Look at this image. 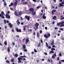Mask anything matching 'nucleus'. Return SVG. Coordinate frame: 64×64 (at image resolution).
<instances>
[{"mask_svg": "<svg viewBox=\"0 0 64 64\" xmlns=\"http://www.w3.org/2000/svg\"><path fill=\"white\" fill-rule=\"evenodd\" d=\"M59 60V57H58L57 58V60Z\"/></svg>", "mask_w": 64, "mask_h": 64, "instance_id": "56", "label": "nucleus"}, {"mask_svg": "<svg viewBox=\"0 0 64 64\" xmlns=\"http://www.w3.org/2000/svg\"><path fill=\"white\" fill-rule=\"evenodd\" d=\"M1 14L2 15H4V12H3V11H2L1 12Z\"/></svg>", "mask_w": 64, "mask_h": 64, "instance_id": "30", "label": "nucleus"}, {"mask_svg": "<svg viewBox=\"0 0 64 64\" xmlns=\"http://www.w3.org/2000/svg\"><path fill=\"white\" fill-rule=\"evenodd\" d=\"M18 15L20 16H21V11L19 12Z\"/></svg>", "mask_w": 64, "mask_h": 64, "instance_id": "18", "label": "nucleus"}, {"mask_svg": "<svg viewBox=\"0 0 64 64\" xmlns=\"http://www.w3.org/2000/svg\"><path fill=\"white\" fill-rule=\"evenodd\" d=\"M3 36H1V38L2 39H3Z\"/></svg>", "mask_w": 64, "mask_h": 64, "instance_id": "54", "label": "nucleus"}, {"mask_svg": "<svg viewBox=\"0 0 64 64\" xmlns=\"http://www.w3.org/2000/svg\"><path fill=\"white\" fill-rule=\"evenodd\" d=\"M46 46L47 47H48V44H47V42H46Z\"/></svg>", "mask_w": 64, "mask_h": 64, "instance_id": "40", "label": "nucleus"}, {"mask_svg": "<svg viewBox=\"0 0 64 64\" xmlns=\"http://www.w3.org/2000/svg\"><path fill=\"white\" fill-rule=\"evenodd\" d=\"M44 37L46 38H48V37H49L50 36V34H47H47H45L44 35Z\"/></svg>", "mask_w": 64, "mask_h": 64, "instance_id": "3", "label": "nucleus"}, {"mask_svg": "<svg viewBox=\"0 0 64 64\" xmlns=\"http://www.w3.org/2000/svg\"><path fill=\"white\" fill-rule=\"evenodd\" d=\"M44 54H45L46 55H47V54L46 52H45L44 53Z\"/></svg>", "mask_w": 64, "mask_h": 64, "instance_id": "50", "label": "nucleus"}, {"mask_svg": "<svg viewBox=\"0 0 64 64\" xmlns=\"http://www.w3.org/2000/svg\"><path fill=\"white\" fill-rule=\"evenodd\" d=\"M58 7L57 6H56L55 8V9H58Z\"/></svg>", "mask_w": 64, "mask_h": 64, "instance_id": "44", "label": "nucleus"}, {"mask_svg": "<svg viewBox=\"0 0 64 64\" xmlns=\"http://www.w3.org/2000/svg\"><path fill=\"white\" fill-rule=\"evenodd\" d=\"M39 26V24L36 23L34 25L35 26Z\"/></svg>", "mask_w": 64, "mask_h": 64, "instance_id": "19", "label": "nucleus"}, {"mask_svg": "<svg viewBox=\"0 0 64 64\" xmlns=\"http://www.w3.org/2000/svg\"><path fill=\"white\" fill-rule=\"evenodd\" d=\"M16 30L17 32H21V30L19 29L18 28H16Z\"/></svg>", "mask_w": 64, "mask_h": 64, "instance_id": "5", "label": "nucleus"}, {"mask_svg": "<svg viewBox=\"0 0 64 64\" xmlns=\"http://www.w3.org/2000/svg\"><path fill=\"white\" fill-rule=\"evenodd\" d=\"M14 14H15V15H16V16H19V15H18V14H17V12H14Z\"/></svg>", "mask_w": 64, "mask_h": 64, "instance_id": "14", "label": "nucleus"}, {"mask_svg": "<svg viewBox=\"0 0 64 64\" xmlns=\"http://www.w3.org/2000/svg\"><path fill=\"white\" fill-rule=\"evenodd\" d=\"M48 61L49 62H51V61H50V59L49 58H48Z\"/></svg>", "mask_w": 64, "mask_h": 64, "instance_id": "37", "label": "nucleus"}, {"mask_svg": "<svg viewBox=\"0 0 64 64\" xmlns=\"http://www.w3.org/2000/svg\"><path fill=\"white\" fill-rule=\"evenodd\" d=\"M40 45H41V44L40 43H39L38 46V47H40Z\"/></svg>", "mask_w": 64, "mask_h": 64, "instance_id": "26", "label": "nucleus"}, {"mask_svg": "<svg viewBox=\"0 0 64 64\" xmlns=\"http://www.w3.org/2000/svg\"><path fill=\"white\" fill-rule=\"evenodd\" d=\"M40 34H42V31L41 30H40Z\"/></svg>", "mask_w": 64, "mask_h": 64, "instance_id": "57", "label": "nucleus"}, {"mask_svg": "<svg viewBox=\"0 0 64 64\" xmlns=\"http://www.w3.org/2000/svg\"><path fill=\"white\" fill-rule=\"evenodd\" d=\"M12 45H13L14 46L15 45V43H14V42H13L12 43Z\"/></svg>", "mask_w": 64, "mask_h": 64, "instance_id": "59", "label": "nucleus"}, {"mask_svg": "<svg viewBox=\"0 0 64 64\" xmlns=\"http://www.w3.org/2000/svg\"><path fill=\"white\" fill-rule=\"evenodd\" d=\"M14 57H17L18 56V54H15L14 55Z\"/></svg>", "mask_w": 64, "mask_h": 64, "instance_id": "20", "label": "nucleus"}, {"mask_svg": "<svg viewBox=\"0 0 64 64\" xmlns=\"http://www.w3.org/2000/svg\"><path fill=\"white\" fill-rule=\"evenodd\" d=\"M54 56H56V53H55L54 54Z\"/></svg>", "mask_w": 64, "mask_h": 64, "instance_id": "51", "label": "nucleus"}, {"mask_svg": "<svg viewBox=\"0 0 64 64\" xmlns=\"http://www.w3.org/2000/svg\"><path fill=\"white\" fill-rule=\"evenodd\" d=\"M12 31L13 32V33H14V30L13 29H12Z\"/></svg>", "mask_w": 64, "mask_h": 64, "instance_id": "41", "label": "nucleus"}, {"mask_svg": "<svg viewBox=\"0 0 64 64\" xmlns=\"http://www.w3.org/2000/svg\"><path fill=\"white\" fill-rule=\"evenodd\" d=\"M10 5L11 6H12V5H13V3H12V2H11V3Z\"/></svg>", "mask_w": 64, "mask_h": 64, "instance_id": "52", "label": "nucleus"}, {"mask_svg": "<svg viewBox=\"0 0 64 64\" xmlns=\"http://www.w3.org/2000/svg\"><path fill=\"white\" fill-rule=\"evenodd\" d=\"M2 14H0V17H2V19H4L5 18L4 17V15H2Z\"/></svg>", "mask_w": 64, "mask_h": 64, "instance_id": "13", "label": "nucleus"}, {"mask_svg": "<svg viewBox=\"0 0 64 64\" xmlns=\"http://www.w3.org/2000/svg\"><path fill=\"white\" fill-rule=\"evenodd\" d=\"M64 6V5L62 4L61 3H60V5L58 6V7H63V6Z\"/></svg>", "mask_w": 64, "mask_h": 64, "instance_id": "11", "label": "nucleus"}, {"mask_svg": "<svg viewBox=\"0 0 64 64\" xmlns=\"http://www.w3.org/2000/svg\"><path fill=\"white\" fill-rule=\"evenodd\" d=\"M16 37H18V38L19 37V36L16 35Z\"/></svg>", "mask_w": 64, "mask_h": 64, "instance_id": "53", "label": "nucleus"}, {"mask_svg": "<svg viewBox=\"0 0 64 64\" xmlns=\"http://www.w3.org/2000/svg\"><path fill=\"white\" fill-rule=\"evenodd\" d=\"M4 44L5 45H7V43L6 41L4 42Z\"/></svg>", "mask_w": 64, "mask_h": 64, "instance_id": "31", "label": "nucleus"}, {"mask_svg": "<svg viewBox=\"0 0 64 64\" xmlns=\"http://www.w3.org/2000/svg\"><path fill=\"white\" fill-rule=\"evenodd\" d=\"M19 20H18L17 21V24L18 25H19V24H20V22H19Z\"/></svg>", "mask_w": 64, "mask_h": 64, "instance_id": "12", "label": "nucleus"}, {"mask_svg": "<svg viewBox=\"0 0 64 64\" xmlns=\"http://www.w3.org/2000/svg\"><path fill=\"white\" fill-rule=\"evenodd\" d=\"M4 6H6L7 5V4H6V2L4 1Z\"/></svg>", "mask_w": 64, "mask_h": 64, "instance_id": "24", "label": "nucleus"}, {"mask_svg": "<svg viewBox=\"0 0 64 64\" xmlns=\"http://www.w3.org/2000/svg\"><path fill=\"white\" fill-rule=\"evenodd\" d=\"M52 58L53 59H55V57L54 56H52Z\"/></svg>", "mask_w": 64, "mask_h": 64, "instance_id": "39", "label": "nucleus"}, {"mask_svg": "<svg viewBox=\"0 0 64 64\" xmlns=\"http://www.w3.org/2000/svg\"><path fill=\"white\" fill-rule=\"evenodd\" d=\"M60 61H62V62H64V60H60Z\"/></svg>", "mask_w": 64, "mask_h": 64, "instance_id": "45", "label": "nucleus"}, {"mask_svg": "<svg viewBox=\"0 0 64 64\" xmlns=\"http://www.w3.org/2000/svg\"><path fill=\"white\" fill-rule=\"evenodd\" d=\"M6 63H9L10 62L8 60H6Z\"/></svg>", "mask_w": 64, "mask_h": 64, "instance_id": "29", "label": "nucleus"}, {"mask_svg": "<svg viewBox=\"0 0 64 64\" xmlns=\"http://www.w3.org/2000/svg\"><path fill=\"white\" fill-rule=\"evenodd\" d=\"M51 64H53V63L52 62H53V60H51Z\"/></svg>", "mask_w": 64, "mask_h": 64, "instance_id": "49", "label": "nucleus"}, {"mask_svg": "<svg viewBox=\"0 0 64 64\" xmlns=\"http://www.w3.org/2000/svg\"><path fill=\"white\" fill-rule=\"evenodd\" d=\"M48 49H51V47L50 46H48Z\"/></svg>", "mask_w": 64, "mask_h": 64, "instance_id": "46", "label": "nucleus"}, {"mask_svg": "<svg viewBox=\"0 0 64 64\" xmlns=\"http://www.w3.org/2000/svg\"><path fill=\"white\" fill-rule=\"evenodd\" d=\"M26 43H28L29 41V40L28 38H26Z\"/></svg>", "mask_w": 64, "mask_h": 64, "instance_id": "17", "label": "nucleus"}, {"mask_svg": "<svg viewBox=\"0 0 64 64\" xmlns=\"http://www.w3.org/2000/svg\"><path fill=\"white\" fill-rule=\"evenodd\" d=\"M64 23V22H60V25H62V24H63Z\"/></svg>", "mask_w": 64, "mask_h": 64, "instance_id": "33", "label": "nucleus"}, {"mask_svg": "<svg viewBox=\"0 0 64 64\" xmlns=\"http://www.w3.org/2000/svg\"><path fill=\"white\" fill-rule=\"evenodd\" d=\"M53 50H55V49L54 48H52L51 49V51H50L49 52V54H51L52 53L53 54L54 53V52Z\"/></svg>", "mask_w": 64, "mask_h": 64, "instance_id": "2", "label": "nucleus"}, {"mask_svg": "<svg viewBox=\"0 0 64 64\" xmlns=\"http://www.w3.org/2000/svg\"><path fill=\"white\" fill-rule=\"evenodd\" d=\"M20 57H22V58H25V57H26V56H20Z\"/></svg>", "mask_w": 64, "mask_h": 64, "instance_id": "38", "label": "nucleus"}, {"mask_svg": "<svg viewBox=\"0 0 64 64\" xmlns=\"http://www.w3.org/2000/svg\"><path fill=\"white\" fill-rule=\"evenodd\" d=\"M54 23H55V21H54L52 23V24H54Z\"/></svg>", "mask_w": 64, "mask_h": 64, "instance_id": "63", "label": "nucleus"}, {"mask_svg": "<svg viewBox=\"0 0 64 64\" xmlns=\"http://www.w3.org/2000/svg\"><path fill=\"white\" fill-rule=\"evenodd\" d=\"M34 51L35 52H37V50H36L35 49H34Z\"/></svg>", "mask_w": 64, "mask_h": 64, "instance_id": "43", "label": "nucleus"}, {"mask_svg": "<svg viewBox=\"0 0 64 64\" xmlns=\"http://www.w3.org/2000/svg\"><path fill=\"white\" fill-rule=\"evenodd\" d=\"M63 19H64V17H62V18H60V20H63Z\"/></svg>", "mask_w": 64, "mask_h": 64, "instance_id": "55", "label": "nucleus"}, {"mask_svg": "<svg viewBox=\"0 0 64 64\" xmlns=\"http://www.w3.org/2000/svg\"><path fill=\"white\" fill-rule=\"evenodd\" d=\"M42 18L44 19H45L46 18V16H42Z\"/></svg>", "mask_w": 64, "mask_h": 64, "instance_id": "25", "label": "nucleus"}, {"mask_svg": "<svg viewBox=\"0 0 64 64\" xmlns=\"http://www.w3.org/2000/svg\"><path fill=\"white\" fill-rule=\"evenodd\" d=\"M37 37H39V32H37Z\"/></svg>", "mask_w": 64, "mask_h": 64, "instance_id": "21", "label": "nucleus"}, {"mask_svg": "<svg viewBox=\"0 0 64 64\" xmlns=\"http://www.w3.org/2000/svg\"><path fill=\"white\" fill-rule=\"evenodd\" d=\"M27 3H28L27 2H25L24 3V5H26V4H27Z\"/></svg>", "mask_w": 64, "mask_h": 64, "instance_id": "35", "label": "nucleus"}, {"mask_svg": "<svg viewBox=\"0 0 64 64\" xmlns=\"http://www.w3.org/2000/svg\"><path fill=\"white\" fill-rule=\"evenodd\" d=\"M59 56H62V54H61V53H60V54H59Z\"/></svg>", "mask_w": 64, "mask_h": 64, "instance_id": "48", "label": "nucleus"}, {"mask_svg": "<svg viewBox=\"0 0 64 64\" xmlns=\"http://www.w3.org/2000/svg\"><path fill=\"white\" fill-rule=\"evenodd\" d=\"M18 62L19 63H21L22 62V61L21 60H22V58L20 57L18 58Z\"/></svg>", "mask_w": 64, "mask_h": 64, "instance_id": "4", "label": "nucleus"}, {"mask_svg": "<svg viewBox=\"0 0 64 64\" xmlns=\"http://www.w3.org/2000/svg\"><path fill=\"white\" fill-rule=\"evenodd\" d=\"M24 52H27V50L25 48V49H24Z\"/></svg>", "mask_w": 64, "mask_h": 64, "instance_id": "32", "label": "nucleus"}, {"mask_svg": "<svg viewBox=\"0 0 64 64\" xmlns=\"http://www.w3.org/2000/svg\"><path fill=\"white\" fill-rule=\"evenodd\" d=\"M23 30L24 31L26 30V28H25V27H24Z\"/></svg>", "mask_w": 64, "mask_h": 64, "instance_id": "42", "label": "nucleus"}, {"mask_svg": "<svg viewBox=\"0 0 64 64\" xmlns=\"http://www.w3.org/2000/svg\"><path fill=\"white\" fill-rule=\"evenodd\" d=\"M10 13V11H8V12L6 13L7 14L6 15V18L7 19H10V16L9 15H8V14H9Z\"/></svg>", "mask_w": 64, "mask_h": 64, "instance_id": "1", "label": "nucleus"}, {"mask_svg": "<svg viewBox=\"0 0 64 64\" xmlns=\"http://www.w3.org/2000/svg\"><path fill=\"white\" fill-rule=\"evenodd\" d=\"M8 25L10 26V28H12L13 27V25L12 24H11V23H8Z\"/></svg>", "mask_w": 64, "mask_h": 64, "instance_id": "9", "label": "nucleus"}, {"mask_svg": "<svg viewBox=\"0 0 64 64\" xmlns=\"http://www.w3.org/2000/svg\"><path fill=\"white\" fill-rule=\"evenodd\" d=\"M25 18H26V19H27V20L28 21H29V20H30V18H29V16H25Z\"/></svg>", "mask_w": 64, "mask_h": 64, "instance_id": "8", "label": "nucleus"}, {"mask_svg": "<svg viewBox=\"0 0 64 64\" xmlns=\"http://www.w3.org/2000/svg\"><path fill=\"white\" fill-rule=\"evenodd\" d=\"M4 24H6V20H4Z\"/></svg>", "mask_w": 64, "mask_h": 64, "instance_id": "36", "label": "nucleus"}, {"mask_svg": "<svg viewBox=\"0 0 64 64\" xmlns=\"http://www.w3.org/2000/svg\"><path fill=\"white\" fill-rule=\"evenodd\" d=\"M23 49H26V45H25V44L23 45Z\"/></svg>", "mask_w": 64, "mask_h": 64, "instance_id": "16", "label": "nucleus"}, {"mask_svg": "<svg viewBox=\"0 0 64 64\" xmlns=\"http://www.w3.org/2000/svg\"><path fill=\"white\" fill-rule=\"evenodd\" d=\"M56 18H57V17H56V16H54V17L52 18V19L54 20Z\"/></svg>", "mask_w": 64, "mask_h": 64, "instance_id": "22", "label": "nucleus"}, {"mask_svg": "<svg viewBox=\"0 0 64 64\" xmlns=\"http://www.w3.org/2000/svg\"><path fill=\"white\" fill-rule=\"evenodd\" d=\"M40 41H41V43H43V41H42V40H40Z\"/></svg>", "mask_w": 64, "mask_h": 64, "instance_id": "58", "label": "nucleus"}, {"mask_svg": "<svg viewBox=\"0 0 64 64\" xmlns=\"http://www.w3.org/2000/svg\"><path fill=\"white\" fill-rule=\"evenodd\" d=\"M34 9L32 8H30L29 9L30 11V12L32 11V12H34Z\"/></svg>", "mask_w": 64, "mask_h": 64, "instance_id": "7", "label": "nucleus"}, {"mask_svg": "<svg viewBox=\"0 0 64 64\" xmlns=\"http://www.w3.org/2000/svg\"><path fill=\"white\" fill-rule=\"evenodd\" d=\"M60 22H59V23H57V25L58 26H60Z\"/></svg>", "mask_w": 64, "mask_h": 64, "instance_id": "34", "label": "nucleus"}, {"mask_svg": "<svg viewBox=\"0 0 64 64\" xmlns=\"http://www.w3.org/2000/svg\"><path fill=\"white\" fill-rule=\"evenodd\" d=\"M40 16H42L43 15V14L42 13H41L40 14Z\"/></svg>", "mask_w": 64, "mask_h": 64, "instance_id": "60", "label": "nucleus"}, {"mask_svg": "<svg viewBox=\"0 0 64 64\" xmlns=\"http://www.w3.org/2000/svg\"><path fill=\"white\" fill-rule=\"evenodd\" d=\"M50 44L52 45H54V40H52V42L50 43Z\"/></svg>", "mask_w": 64, "mask_h": 64, "instance_id": "10", "label": "nucleus"}, {"mask_svg": "<svg viewBox=\"0 0 64 64\" xmlns=\"http://www.w3.org/2000/svg\"><path fill=\"white\" fill-rule=\"evenodd\" d=\"M32 14L33 15H36V12H32Z\"/></svg>", "mask_w": 64, "mask_h": 64, "instance_id": "15", "label": "nucleus"}, {"mask_svg": "<svg viewBox=\"0 0 64 64\" xmlns=\"http://www.w3.org/2000/svg\"><path fill=\"white\" fill-rule=\"evenodd\" d=\"M17 2H15L14 4V5L15 6H17Z\"/></svg>", "mask_w": 64, "mask_h": 64, "instance_id": "23", "label": "nucleus"}, {"mask_svg": "<svg viewBox=\"0 0 64 64\" xmlns=\"http://www.w3.org/2000/svg\"><path fill=\"white\" fill-rule=\"evenodd\" d=\"M45 28L46 30H47V27H45Z\"/></svg>", "mask_w": 64, "mask_h": 64, "instance_id": "64", "label": "nucleus"}, {"mask_svg": "<svg viewBox=\"0 0 64 64\" xmlns=\"http://www.w3.org/2000/svg\"><path fill=\"white\" fill-rule=\"evenodd\" d=\"M59 64H61V62L59 61Z\"/></svg>", "mask_w": 64, "mask_h": 64, "instance_id": "62", "label": "nucleus"}, {"mask_svg": "<svg viewBox=\"0 0 64 64\" xmlns=\"http://www.w3.org/2000/svg\"><path fill=\"white\" fill-rule=\"evenodd\" d=\"M31 54H32V55H33V54H34V52H32L31 53Z\"/></svg>", "mask_w": 64, "mask_h": 64, "instance_id": "47", "label": "nucleus"}, {"mask_svg": "<svg viewBox=\"0 0 64 64\" xmlns=\"http://www.w3.org/2000/svg\"><path fill=\"white\" fill-rule=\"evenodd\" d=\"M57 11V10H52V15H54V12H56Z\"/></svg>", "mask_w": 64, "mask_h": 64, "instance_id": "6", "label": "nucleus"}, {"mask_svg": "<svg viewBox=\"0 0 64 64\" xmlns=\"http://www.w3.org/2000/svg\"><path fill=\"white\" fill-rule=\"evenodd\" d=\"M11 61L12 62H14V58H12L11 60Z\"/></svg>", "mask_w": 64, "mask_h": 64, "instance_id": "28", "label": "nucleus"}, {"mask_svg": "<svg viewBox=\"0 0 64 64\" xmlns=\"http://www.w3.org/2000/svg\"><path fill=\"white\" fill-rule=\"evenodd\" d=\"M60 30H62V31H63V29L62 28H60Z\"/></svg>", "mask_w": 64, "mask_h": 64, "instance_id": "61", "label": "nucleus"}, {"mask_svg": "<svg viewBox=\"0 0 64 64\" xmlns=\"http://www.w3.org/2000/svg\"><path fill=\"white\" fill-rule=\"evenodd\" d=\"M8 52H10V47H8Z\"/></svg>", "mask_w": 64, "mask_h": 64, "instance_id": "27", "label": "nucleus"}]
</instances>
